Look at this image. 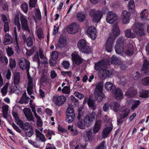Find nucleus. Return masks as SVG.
<instances>
[{"label": "nucleus", "mask_w": 149, "mask_h": 149, "mask_svg": "<svg viewBox=\"0 0 149 149\" xmlns=\"http://www.w3.org/2000/svg\"><path fill=\"white\" fill-rule=\"evenodd\" d=\"M37 33L38 38L40 39H41L44 38V35L43 33L42 29L40 28L38 29L37 31Z\"/></svg>", "instance_id": "5fc2aeb1"}, {"label": "nucleus", "mask_w": 149, "mask_h": 149, "mask_svg": "<svg viewBox=\"0 0 149 149\" xmlns=\"http://www.w3.org/2000/svg\"><path fill=\"white\" fill-rule=\"evenodd\" d=\"M72 56V60L76 64L79 65L82 62L83 59L79 56L77 52H74Z\"/></svg>", "instance_id": "b1692460"}, {"label": "nucleus", "mask_w": 149, "mask_h": 149, "mask_svg": "<svg viewBox=\"0 0 149 149\" xmlns=\"http://www.w3.org/2000/svg\"><path fill=\"white\" fill-rule=\"evenodd\" d=\"M14 34L13 35L14 38V39L15 42H16V46L15 47V49L17 53H19L20 52L19 47V46L18 43V38L17 34V29L16 27H15L14 29Z\"/></svg>", "instance_id": "393cba45"}, {"label": "nucleus", "mask_w": 149, "mask_h": 149, "mask_svg": "<svg viewBox=\"0 0 149 149\" xmlns=\"http://www.w3.org/2000/svg\"><path fill=\"white\" fill-rule=\"evenodd\" d=\"M79 29V26L76 23H73L68 26L67 30L70 34H74L77 32Z\"/></svg>", "instance_id": "2eb2a0df"}, {"label": "nucleus", "mask_w": 149, "mask_h": 149, "mask_svg": "<svg viewBox=\"0 0 149 149\" xmlns=\"http://www.w3.org/2000/svg\"><path fill=\"white\" fill-rule=\"evenodd\" d=\"M61 91L63 93L68 94L70 92V88L68 86H65L63 88Z\"/></svg>", "instance_id": "338daca9"}, {"label": "nucleus", "mask_w": 149, "mask_h": 149, "mask_svg": "<svg viewBox=\"0 0 149 149\" xmlns=\"http://www.w3.org/2000/svg\"><path fill=\"white\" fill-rule=\"evenodd\" d=\"M105 63L104 61H100L95 64V69L97 70H100L105 68Z\"/></svg>", "instance_id": "7c9ffc66"}, {"label": "nucleus", "mask_w": 149, "mask_h": 149, "mask_svg": "<svg viewBox=\"0 0 149 149\" xmlns=\"http://www.w3.org/2000/svg\"><path fill=\"white\" fill-rule=\"evenodd\" d=\"M19 67L22 70H26L28 77L29 82L27 88V91L29 95H31L33 92V80L29 75V70L30 68V63L26 59L24 58H21L19 61Z\"/></svg>", "instance_id": "f257e3e1"}, {"label": "nucleus", "mask_w": 149, "mask_h": 149, "mask_svg": "<svg viewBox=\"0 0 149 149\" xmlns=\"http://www.w3.org/2000/svg\"><path fill=\"white\" fill-rule=\"evenodd\" d=\"M98 74L99 76L102 79H104L106 78L109 77L111 73L109 71L104 69L99 70Z\"/></svg>", "instance_id": "a211bd4d"}, {"label": "nucleus", "mask_w": 149, "mask_h": 149, "mask_svg": "<svg viewBox=\"0 0 149 149\" xmlns=\"http://www.w3.org/2000/svg\"><path fill=\"white\" fill-rule=\"evenodd\" d=\"M140 16L141 20H146L147 19L148 14L147 13L146 9H144L141 12Z\"/></svg>", "instance_id": "79ce46f5"}, {"label": "nucleus", "mask_w": 149, "mask_h": 149, "mask_svg": "<svg viewBox=\"0 0 149 149\" xmlns=\"http://www.w3.org/2000/svg\"><path fill=\"white\" fill-rule=\"evenodd\" d=\"M66 114V121L69 123H72L75 117V113L72 106H69L67 108Z\"/></svg>", "instance_id": "6e6552de"}, {"label": "nucleus", "mask_w": 149, "mask_h": 149, "mask_svg": "<svg viewBox=\"0 0 149 149\" xmlns=\"http://www.w3.org/2000/svg\"><path fill=\"white\" fill-rule=\"evenodd\" d=\"M112 129V125L109 127H107L104 128L102 132V137L103 138H106Z\"/></svg>", "instance_id": "c85d7f7f"}, {"label": "nucleus", "mask_w": 149, "mask_h": 149, "mask_svg": "<svg viewBox=\"0 0 149 149\" xmlns=\"http://www.w3.org/2000/svg\"><path fill=\"white\" fill-rule=\"evenodd\" d=\"M33 61H37L38 64V68L40 65V62L38 53L34 55L33 58Z\"/></svg>", "instance_id": "bf43d9fd"}, {"label": "nucleus", "mask_w": 149, "mask_h": 149, "mask_svg": "<svg viewBox=\"0 0 149 149\" xmlns=\"http://www.w3.org/2000/svg\"><path fill=\"white\" fill-rule=\"evenodd\" d=\"M96 113L93 112L89 115L86 116L84 120V123L85 126L88 127L90 126L93 121L95 120Z\"/></svg>", "instance_id": "1a4fd4ad"}, {"label": "nucleus", "mask_w": 149, "mask_h": 149, "mask_svg": "<svg viewBox=\"0 0 149 149\" xmlns=\"http://www.w3.org/2000/svg\"><path fill=\"white\" fill-rule=\"evenodd\" d=\"M125 35L126 37L127 38H134L136 36L134 33H131V30L130 29H127L125 30Z\"/></svg>", "instance_id": "ea45409f"}, {"label": "nucleus", "mask_w": 149, "mask_h": 149, "mask_svg": "<svg viewBox=\"0 0 149 149\" xmlns=\"http://www.w3.org/2000/svg\"><path fill=\"white\" fill-rule=\"evenodd\" d=\"M25 133L27 136L29 137L31 136L33 134V130L32 127L25 132Z\"/></svg>", "instance_id": "4d7b16f0"}, {"label": "nucleus", "mask_w": 149, "mask_h": 149, "mask_svg": "<svg viewBox=\"0 0 149 149\" xmlns=\"http://www.w3.org/2000/svg\"><path fill=\"white\" fill-rule=\"evenodd\" d=\"M130 110L129 108H125L123 109V107H121L119 109V116L122 118L126 119L127 118L130 112Z\"/></svg>", "instance_id": "aec40b11"}, {"label": "nucleus", "mask_w": 149, "mask_h": 149, "mask_svg": "<svg viewBox=\"0 0 149 149\" xmlns=\"http://www.w3.org/2000/svg\"><path fill=\"white\" fill-rule=\"evenodd\" d=\"M118 20L117 15L112 11H110L107 14V22L110 24H112L116 22Z\"/></svg>", "instance_id": "9d476101"}, {"label": "nucleus", "mask_w": 149, "mask_h": 149, "mask_svg": "<svg viewBox=\"0 0 149 149\" xmlns=\"http://www.w3.org/2000/svg\"><path fill=\"white\" fill-rule=\"evenodd\" d=\"M97 149H106L105 141H102L97 147Z\"/></svg>", "instance_id": "8fccbe9b"}, {"label": "nucleus", "mask_w": 149, "mask_h": 149, "mask_svg": "<svg viewBox=\"0 0 149 149\" xmlns=\"http://www.w3.org/2000/svg\"><path fill=\"white\" fill-rule=\"evenodd\" d=\"M109 11V9L107 7L103 8L102 12L98 10L96 11L95 9H92L90 11L89 15L91 17H93V20L97 23L100 21L102 17V13H107Z\"/></svg>", "instance_id": "7ed1b4c3"}, {"label": "nucleus", "mask_w": 149, "mask_h": 149, "mask_svg": "<svg viewBox=\"0 0 149 149\" xmlns=\"http://www.w3.org/2000/svg\"><path fill=\"white\" fill-rule=\"evenodd\" d=\"M131 29L137 36H141L144 35L143 25L141 23L138 22L135 23L132 26Z\"/></svg>", "instance_id": "39448f33"}, {"label": "nucleus", "mask_w": 149, "mask_h": 149, "mask_svg": "<svg viewBox=\"0 0 149 149\" xmlns=\"http://www.w3.org/2000/svg\"><path fill=\"white\" fill-rule=\"evenodd\" d=\"M77 16L78 20L81 22H83L85 18V14L83 12H79Z\"/></svg>", "instance_id": "37998d69"}, {"label": "nucleus", "mask_w": 149, "mask_h": 149, "mask_svg": "<svg viewBox=\"0 0 149 149\" xmlns=\"http://www.w3.org/2000/svg\"><path fill=\"white\" fill-rule=\"evenodd\" d=\"M16 63L15 59H11L10 61V68L13 70L15 67Z\"/></svg>", "instance_id": "052dcab7"}, {"label": "nucleus", "mask_w": 149, "mask_h": 149, "mask_svg": "<svg viewBox=\"0 0 149 149\" xmlns=\"http://www.w3.org/2000/svg\"><path fill=\"white\" fill-rule=\"evenodd\" d=\"M88 36L93 40L95 39L96 37V31L94 26H91L89 27L87 31Z\"/></svg>", "instance_id": "f3484780"}, {"label": "nucleus", "mask_w": 149, "mask_h": 149, "mask_svg": "<svg viewBox=\"0 0 149 149\" xmlns=\"http://www.w3.org/2000/svg\"><path fill=\"white\" fill-rule=\"evenodd\" d=\"M22 89L21 88L18 89L17 88V87L16 86H13L12 89L11 88V90L10 93L11 92L15 93H16L18 95H20L22 93Z\"/></svg>", "instance_id": "c03bdc74"}, {"label": "nucleus", "mask_w": 149, "mask_h": 149, "mask_svg": "<svg viewBox=\"0 0 149 149\" xmlns=\"http://www.w3.org/2000/svg\"><path fill=\"white\" fill-rule=\"evenodd\" d=\"M140 103V101L137 100L134 102L132 106L131 107V109L133 110L136 109Z\"/></svg>", "instance_id": "69168bd1"}, {"label": "nucleus", "mask_w": 149, "mask_h": 149, "mask_svg": "<svg viewBox=\"0 0 149 149\" xmlns=\"http://www.w3.org/2000/svg\"><path fill=\"white\" fill-rule=\"evenodd\" d=\"M79 29V26L76 23H73L68 26L67 30L70 34H74L77 32Z\"/></svg>", "instance_id": "4468645a"}, {"label": "nucleus", "mask_w": 149, "mask_h": 149, "mask_svg": "<svg viewBox=\"0 0 149 149\" xmlns=\"http://www.w3.org/2000/svg\"><path fill=\"white\" fill-rule=\"evenodd\" d=\"M37 0H30L29 5L30 8L34 7L36 4Z\"/></svg>", "instance_id": "774afa93"}, {"label": "nucleus", "mask_w": 149, "mask_h": 149, "mask_svg": "<svg viewBox=\"0 0 149 149\" xmlns=\"http://www.w3.org/2000/svg\"><path fill=\"white\" fill-rule=\"evenodd\" d=\"M120 60L116 56H113L111 58V63L114 64H118L120 62Z\"/></svg>", "instance_id": "3c124183"}, {"label": "nucleus", "mask_w": 149, "mask_h": 149, "mask_svg": "<svg viewBox=\"0 0 149 149\" xmlns=\"http://www.w3.org/2000/svg\"><path fill=\"white\" fill-rule=\"evenodd\" d=\"M102 122L99 120H96L93 131L94 133L98 132L100 129Z\"/></svg>", "instance_id": "a878e982"}, {"label": "nucleus", "mask_w": 149, "mask_h": 149, "mask_svg": "<svg viewBox=\"0 0 149 149\" xmlns=\"http://www.w3.org/2000/svg\"><path fill=\"white\" fill-rule=\"evenodd\" d=\"M112 31V33L110 35L106 42V49L108 52L111 51L112 44L116 37L120 34V31L117 23L113 25Z\"/></svg>", "instance_id": "f03ea898"}, {"label": "nucleus", "mask_w": 149, "mask_h": 149, "mask_svg": "<svg viewBox=\"0 0 149 149\" xmlns=\"http://www.w3.org/2000/svg\"><path fill=\"white\" fill-rule=\"evenodd\" d=\"M116 99L118 100H122L123 98V94L121 90L119 88H116L112 93Z\"/></svg>", "instance_id": "412c9836"}, {"label": "nucleus", "mask_w": 149, "mask_h": 149, "mask_svg": "<svg viewBox=\"0 0 149 149\" xmlns=\"http://www.w3.org/2000/svg\"><path fill=\"white\" fill-rule=\"evenodd\" d=\"M23 111L25 116L28 121H32L34 119L33 117L30 108H25L24 109Z\"/></svg>", "instance_id": "4be33fe9"}, {"label": "nucleus", "mask_w": 149, "mask_h": 149, "mask_svg": "<svg viewBox=\"0 0 149 149\" xmlns=\"http://www.w3.org/2000/svg\"><path fill=\"white\" fill-rule=\"evenodd\" d=\"M15 24L17 26L18 31H20L21 29V25L19 22V18L18 15L15 16L14 19Z\"/></svg>", "instance_id": "58836bf2"}, {"label": "nucleus", "mask_w": 149, "mask_h": 149, "mask_svg": "<svg viewBox=\"0 0 149 149\" xmlns=\"http://www.w3.org/2000/svg\"><path fill=\"white\" fill-rule=\"evenodd\" d=\"M20 21L21 23L22 29L26 31L30 32L28 24V21L26 19V17L23 15H21L20 16Z\"/></svg>", "instance_id": "f8f14e48"}, {"label": "nucleus", "mask_w": 149, "mask_h": 149, "mask_svg": "<svg viewBox=\"0 0 149 149\" xmlns=\"http://www.w3.org/2000/svg\"><path fill=\"white\" fill-rule=\"evenodd\" d=\"M87 104L89 107L94 110L97 107V105L95 104V101L90 97L88 99Z\"/></svg>", "instance_id": "72a5a7b5"}, {"label": "nucleus", "mask_w": 149, "mask_h": 149, "mask_svg": "<svg viewBox=\"0 0 149 149\" xmlns=\"http://www.w3.org/2000/svg\"><path fill=\"white\" fill-rule=\"evenodd\" d=\"M137 93L136 90L133 88H130L125 92V95L128 98L134 96Z\"/></svg>", "instance_id": "bb28decb"}, {"label": "nucleus", "mask_w": 149, "mask_h": 149, "mask_svg": "<svg viewBox=\"0 0 149 149\" xmlns=\"http://www.w3.org/2000/svg\"><path fill=\"white\" fill-rule=\"evenodd\" d=\"M77 46L80 51L89 54L91 52V49L87 46L86 42L84 39L80 40L78 42Z\"/></svg>", "instance_id": "0eeeda50"}, {"label": "nucleus", "mask_w": 149, "mask_h": 149, "mask_svg": "<svg viewBox=\"0 0 149 149\" xmlns=\"http://www.w3.org/2000/svg\"><path fill=\"white\" fill-rule=\"evenodd\" d=\"M83 137L85 142L90 141L93 139L92 132L91 130L86 131L84 132Z\"/></svg>", "instance_id": "5701e85b"}, {"label": "nucleus", "mask_w": 149, "mask_h": 149, "mask_svg": "<svg viewBox=\"0 0 149 149\" xmlns=\"http://www.w3.org/2000/svg\"><path fill=\"white\" fill-rule=\"evenodd\" d=\"M29 98L26 96V92H25L22 94V96L19 102L21 104H23V103L25 104L29 102Z\"/></svg>", "instance_id": "e433bc0d"}, {"label": "nucleus", "mask_w": 149, "mask_h": 149, "mask_svg": "<svg viewBox=\"0 0 149 149\" xmlns=\"http://www.w3.org/2000/svg\"><path fill=\"white\" fill-rule=\"evenodd\" d=\"M31 127V126L29 125V123L25 122L23 124L21 128L23 129L25 132Z\"/></svg>", "instance_id": "864d4df0"}, {"label": "nucleus", "mask_w": 149, "mask_h": 149, "mask_svg": "<svg viewBox=\"0 0 149 149\" xmlns=\"http://www.w3.org/2000/svg\"><path fill=\"white\" fill-rule=\"evenodd\" d=\"M46 73H43L40 78V82L41 83H46L48 81L49 79L46 76Z\"/></svg>", "instance_id": "de8ad7c7"}, {"label": "nucleus", "mask_w": 149, "mask_h": 149, "mask_svg": "<svg viewBox=\"0 0 149 149\" xmlns=\"http://www.w3.org/2000/svg\"><path fill=\"white\" fill-rule=\"evenodd\" d=\"M66 100V98L64 96H54L53 101L54 103L58 106H61L64 104Z\"/></svg>", "instance_id": "9b49d317"}, {"label": "nucleus", "mask_w": 149, "mask_h": 149, "mask_svg": "<svg viewBox=\"0 0 149 149\" xmlns=\"http://www.w3.org/2000/svg\"><path fill=\"white\" fill-rule=\"evenodd\" d=\"M105 88L107 90L112 93L116 89L115 86L109 82L106 83L105 85Z\"/></svg>", "instance_id": "c756f323"}, {"label": "nucleus", "mask_w": 149, "mask_h": 149, "mask_svg": "<svg viewBox=\"0 0 149 149\" xmlns=\"http://www.w3.org/2000/svg\"><path fill=\"white\" fill-rule=\"evenodd\" d=\"M148 91L143 90L142 93L140 95V96L143 98H147L148 96Z\"/></svg>", "instance_id": "680f3d73"}, {"label": "nucleus", "mask_w": 149, "mask_h": 149, "mask_svg": "<svg viewBox=\"0 0 149 149\" xmlns=\"http://www.w3.org/2000/svg\"><path fill=\"white\" fill-rule=\"evenodd\" d=\"M4 61L6 65L8 64V60L7 58L3 54L2 51L0 50V62L3 63Z\"/></svg>", "instance_id": "a18cd8bd"}, {"label": "nucleus", "mask_w": 149, "mask_h": 149, "mask_svg": "<svg viewBox=\"0 0 149 149\" xmlns=\"http://www.w3.org/2000/svg\"><path fill=\"white\" fill-rule=\"evenodd\" d=\"M134 49L132 45L131 44H129L127 46L125 50V53L127 56H132L134 53Z\"/></svg>", "instance_id": "cd10ccee"}, {"label": "nucleus", "mask_w": 149, "mask_h": 149, "mask_svg": "<svg viewBox=\"0 0 149 149\" xmlns=\"http://www.w3.org/2000/svg\"><path fill=\"white\" fill-rule=\"evenodd\" d=\"M51 55L52 59L54 60H56L58 58V53L56 52L53 51Z\"/></svg>", "instance_id": "e2e57ef3"}, {"label": "nucleus", "mask_w": 149, "mask_h": 149, "mask_svg": "<svg viewBox=\"0 0 149 149\" xmlns=\"http://www.w3.org/2000/svg\"><path fill=\"white\" fill-rule=\"evenodd\" d=\"M79 29V26L76 23H73L68 26L67 30L70 34H74L77 32Z\"/></svg>", "instance_id": "dca6fc26"}, {"label": "nucleus", "mask_w": 149, "mask_h": 149, "mask_svg": "<svg viewBox=\"0 0 149 149\" xmlns=\"http://www.w3.org/2000/svg\"><path fill=\"white\" fill-rule=\"evenodd\" d=\"M8 106L7 105L3 106L2 107L3 116L6 119H7L8 117Z\"/></svg>", "instance_id": "a19ab883"}, {"label": "nucleus", "mask_w": 149, "mask_h": 149, "mask_svg": "<svg viewBox=\"0 0 149 149\" xmlns=\"http://www.w3.org/2000/svg\"><path fill=\"white\" fill-rule=\"evenodd\" d=\"M124 41V38L123 37H120L117 39L115 47L116 52L117 54H120L123 52V46Z\"/></svg>", "instance_id": "423d86ee"}, {"label": "nucleus", "mask_w": 149, "mask_h": 149, "mask_svg": "<svg viewBox=\"0 0 149 149\" xmlns=\"http://www.w3.org/2000/svg\"><path fill=\"white\" fill-rule=\"evenodd\" d=\"M122 22L124 24H127L130 21V14L126 10H123L122 13Z\"/></svg>", "instance_id": "6ab92c4d"}, {"label": "nucleus", "mask_w": 149, "mask_h": 149, "mask_svg": "<svg viewBox=\"0 0 149 149\" xmlns=\"http://www.w3.org/2000/svg\"><path fill=\"white\" fill-rule=\"evenodd\" d=\"M79 29V26L76 23H73L68 26L67 30L70 34H74L77 32Z\"/></svg>", "instance_id": "ddd939ff"}, {"label": "nucleus", "mask_w": 149, "mask_h": 149, "mask_svg": "<svg viewBox=\"0 0 149 149\" xmlns=\"http://www.w3.org/2000/svg\"><path fill=\"white\" fill-rule=\"evenodd\" d=\"M35 133L36 138L38 139L41 141L42 142H44L46 141V139L44 135L39 130L37 129L36 130Z\"/></svg>", "instance_id": "473e14b6"}, {"label": "nucleus", "mask_w": 149, "mask_h": 149, "mask_svg": "<svg viewBox=\"0 0 149 149\" xmlns=\"http://www.w3.org/2000/svg\"><path fill=\"white\" fill-rule=\"evenodd\" d=\"M141 84L144 86L149 85V77H146L141 80Z\"/></svg>", "instance_id": "13d9d810"}, {"label": "nucleus", "mask_w": 149, "mask_h": 149, "mask_svg": "<svg viewBox=\"0 0 149 149\" xmlns=\"http://www.w3.org/2000/svg\"><path fill=\"white\" fill-rule=\"evenodd\" d=\"M103 88V82L101 81L97 83L94 90V95L96 99L98 102L101 101L105 97L102 93Z\"/></svg>", "instance_id": "20e7f679"}, {"label": "nucleus", "mask_w": 149, "mask_h": 149, "mask_svg": "<svg viewBox=\"0 0 149 149\" xmlns=\"http://www.w3.org/2000/svg\"><path fill=\"white\" fill-rule=\"evenodd\" d=\"M35 117L37 118V125L38 127L41 126L42 125V122L41 119L40 117L38 116L37 114L35 115Z\"/></svg>", "instance_id": "603ef678"}, {"label": "nucleus", "mask_w": 149, "mask_h": 149, "mask_svg": "<svg viewBox=\"0 0 149 149\" xmlns=\"http://www.w3.org/2000/svg\"><path fill=\"white\" fill-rule=\"evenodd\" d=\"M128 7L129 10L130 12H132L135 7L134 1L133 0H130L128 3Z\"/></svg>", "instance_id": "09e8293b"}, {"label": "nucleus", "mask_w": 149, "mask_h": 149, "mask_svg": "<svg viewBox=\"0 0 149 149\" xmlns=\"http://www.w3.org/2000/svg\"><path fill=\"white\" fill-rule=\"evenodd\" d=\"M142 70L145 73H147L149 70V61L148 60H145L144 61Z\"/></svg>", "instance_id": "4c0bfd02"}, {"label": "nucleus", "mask_w": 149, "mask_h": 149, "mask_svg": "<svg viewBox=\"0 0 149 149\" xmlns=\"http://www.w3.org/2000/svg\"><path fill=\"white\" fill-rule=\"evenodd\" d=\"M20 79V74L19 72H17L14 75V83L15 85L19 84Z\"/></svg>", "instance_id": "49530a36"}, {"label": "nucleus", "mask_w": 149, "mask_h": 149, "mask_svg": "<svg viewBox=\"0 0 149 149\" xmlns=\"http://www.w3.org/2000/svg\"><path fill=\"white\" fill-rule=\"evenodd\" d=\"M26 43L28 46L31 47L33 45V41L31 38L30 37H28L26 41Z\"/></svg>", "instance_id": "0e129e2a"}, {"label": "nucleus", "mask_w": 149, "mask_h": 149, "mask_svg": "<svg viewBox=\"0 0 149 149\" xmlns=\"http://www.w3.org/2000/svg\"><path fill=\"white\" fill-rule=\"evenodd\" d=\"M120 107V104L116 102H113L111 103L110 104L111 109L115 112H118L119 108Z\"/></svg>", "instance_id": "c9c22d12"}, {"label": "nucleus", "mask_w": 149, "mask_h": 149, "mask_svg": "<svg viewBox=\"0 0 149 149\" xmlns=\"http://www.w3.org/2000/svg\"><path fill=\"white\" fill-rule=\"evenodd\" d=\"M13 42V40L11 36L8 33L6 34L3 40V43L6 45H9Z\"/></svg>", "instance_id": "2f4dec72"}, {"label": "nucleus", "mask_w": 149, "mask_h": 149, "mask_svg": "<svg viewBox=\"0 0 149 149\" xmlns=\"http://www.w3.org/2000/svg\"><path fill=\"white\" fill-rule=\"evenodd\" d=\"M8 85L6 84L1 89V92L3 96H5L8 92Z\"/></svg>", "instance_id": "6e6d98bb"}, {"label": "nucleus", "mask_w": 149, "mask_h": 149, "mask_svg": "<svg viewBox=\"0 0 149 149\" xmlns=\"http://www.w3.org/2000/svg\"><path fill=\"white\" fill-rule=\"evenodd\" d=\"M77 116V118L78 121L77 122V125L78 127L80 129H83L85 128V125L84 123L82 122V119L83 117H81V116Z\"/></svg>", "instance_id": "f704fd0d"}]
</instances>
